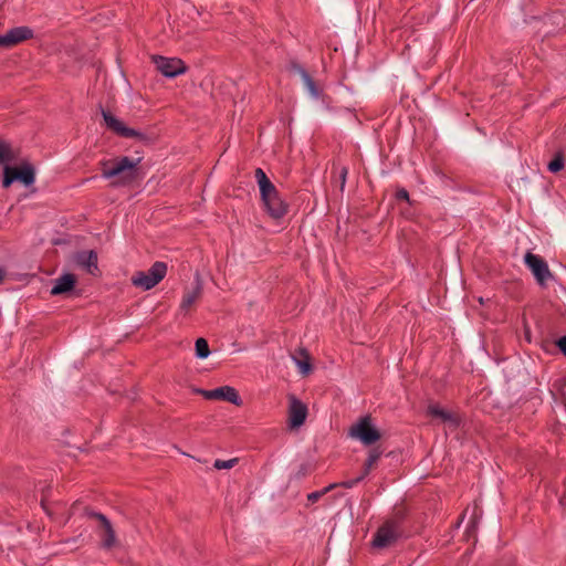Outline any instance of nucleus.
<instances>
[{"label":"nucleus","mask_w":566,"mask_h":566,"mask_svg":"<svg viewBox=\"0 0 566 566\" xmlns=\"http://www.w3.org/2000/svg\"><path fill=\"white\" fill-rule=\"evenodd\" d=\"M524 262L531 270L537 284L541 287H547L549 281L555 280V276L551 272L547 262L542 256L532 252H527L524 255Z\"/></svg>","instance_id":"39448f33"},{"label":"nucleus","mask_w":566,"mask_h":566,"mask_svg":"<svg viewBox=\"0 0 566 566\" xmlns=\"http://www.w3.org/2000/svg\"><path fill=\"white\" fill-rule=\"evenodd\" d=\"M291 70L301 76L305 88L312 97L318 98L321 96V90L318 88L316 82L301 64L293 62L291 64Z\"/></svg>","instance_id":"dca6fc26"},{"label":"nucleus","mask_w":566,"mask_h":566,"mask_svg":"<svg viewBox=\"0 0 566 566\" xmlns=\"http://www.w3.org/2000/svg\"><path fill=\"white\" fill-rule=\"evenodd\" d=\"M195 350H196V356L200 359H205L210 355L208 342L202 337H200L196 340Z\"/></svg>","instance_id":"4be33fe9"},{"label":"nucleus","mask_w":566,"mask_h":566,"mask_svg":"<svg viewBox=\"0 0 566 566\" xmlns=\"http://www.w3.org/2000/svg\"><path fill=\"white\" fill-rule=\"evenodd\" d=\"M556 345L557 347L559 348V350L566 355V336H562L557 339L556 342Z\"/></svg>","instance_id":"c85d7f7f"},{"label":"nucleus","mask_w":566,"mask_h":566,"mask_svg":"<svg viewBox=\"0 0 566 566\" xmlns=\"http://www.w3.org/2000/svg\"><path fill=\"white\" fill-rule=\"evenodd\" d=\"M364 479H365L364 475L359 474L355 479L346 480V481H343V482L336 483V484H337V486H343V488H346V489H350V488L355 486L356 484H358L359 482H361Z\"/></svg>","instance_id":"a878e982"},{"label":"nucleus","mask_w":566,"mask_h":566,"mask_svg":"<svg viewBox=\"0 0 566 566\" xmlns=\"http://www.w3.org/2000/svg\"><path fill=\"white\" fill-rule=\"evenodd\" d=\"M41 505L42 507L48 512V509H46V505H45V501L44 499L41 500Z\"/></svg>","instance_id":"2f4dec72"},{"label":"nucleus","mask_w":566,"mask_h":566,"mask_svg":"<svg viewBox=\"0 0 566 566\" xmlns=\"http://www.w3.org/2000/svg\"><path fill=\"white\" fill-rule=\"evenodd\" d=\"M239 459L233 458L230 460H216L213 463V468L217 470L231 469L238 463Z\"/></svg>","instance_id":"393cba45"},{"label":"nucleus","mask_w":566,"mask_h":566,"mask_svg":"<svg viewBox=\"0 0 566 566\" xmlns=\"http://www.w3.org/2000/svg\"><path fill=\"white\" fill-rule=\"evenodd\" d=\"M400 536V526L397 521H386L375 533L371 545L384 549L394 545Z\"/></svg>","instance_id":"423d86ee"},{"label":"nucleus","mask_w":566,"mask_h":566,"mask_svg":"<svg viewBox=\"0 0 566 566\" xmlns=\"http://www.w3.org/2000/svg\"><path fill=\"white\" fill-rule=\"evenodd\" d=\"M76 277L72 273H65L54 281V285L51 289L52 295H61L72 291L75 286Z\"/></svg>","instance_id":"f3484780"},{"label":"nucleus","mask_w":566,"mask_h":566,"mask_svg":"<svg viewBox=\"0 0 566 566\" xmlns=\"http://www.w3.org/2000/svg\"><path fill=\"white\" fill-rule=\"evenodd\" d=\"M196 391L208 400H223L238 407L242 405L238 390L231 386H221L212 390L198 389Z\"/></svg>","instance_id":"9d476101"},{"label":"nucleus","mask_w":566,"mask_h":566,"mask_svg":"<svg viewBox=\"0 0 566 566\" xmlns=\"http://www.w3.org/2000/svg\"><path fill=\"white\" fill-rule=\"evenodd\" d=\"M349 434L359 439L364 444L370 446L380 439V432L371 424L369 416L363 417L350 428Z\"/></svg>","instance_id":"1a4fd4ad"},{"label":"nucleus","mask_w":566,"mask_h":566,"mask_svg":"<svg viewBox=\"0 0 566 566\" xmlns=\"http://www.w3.org/2000/svg\"><path fill=\"white\" fill-rule=\"evenodd\" d=\"M381 454H382V450H380L379 447L373 448L368 452V458H367V460L364 463V469H363V472H361V475H364V478H366L369 474L370 470L377 463V461L379 460Z\"/></svg>","instance_id":"aec40b11"},{"label":"nucleus","mask_w":566,"mask_h":566,"mask_svg":"<svg viewBox=\"0 0 566 566\" xmlns=\"http://www.w3.org/2000/svg\"><path fill=\"white\" fill-rule=\"evenodd\" d=\"M6 272L2 268H0V284L4 281Z\"/></svg>","instance_id":"7c9ffc66"},{"label":"nucleus","mask_w":566,"mask_h":566,"mask_svg":"<svg viewBox=\"0 0 566 566\" xmlns=\"http://www.w3.org/2000/svg\"><path fill=\"white\" fill-rule=\"evenodd\" d=\"M153 61L156 65V69L166 77H176L180 74H184L187 70L185 63L177 57L154 55Z\"/></svg>","instance_id":"9b49d317"},{"label":"nucleus","mask_w":566,"mask_h":566,"mask_svg":"<svg viewBox=\"0 0 566 566\" xmlns=\"http://www.w3.org/2000/svg\"><path fill=\"white\" fill-rule=\"evenodd\" d=\"M427 413L432 418L439 419L452 430L458 429L461 424V417L458 413L448 411L437 403L429 405Z\"/></svg>","instance_id":"ddd939ff"},{"label":"nucleus","mask_w":566,"mask_h":566,"mask_svg":"<svg viewBox=\"0 0 566 566\" xmlns=\"http://www.w3.org/2000/svg\"><path fill=\"white\" fill-rule=\"evenodd\" d=\"M564 155L562 153L555 154L554 158L548 163V170L551 172H558L564 168Z\"/></svg>","instance_id":"5701e85b"},{"label":"nucleus","mask_w":566,"mask_h":566,"mask_svg":"<svg viewBox=\"0 0 566 566\" xmlns=\"http://www.w3.org/2000/svg\"><path fill=\"white\" fill-rule=\"evenodd\" d=\"M337 486V484H329L327 485L326 488L319 490V491H314L310 494H307V501L310 503H315L317 502L323 495H325L326 493H328L329 491H332L333 489H335Z\"/></svg>","instance_id":"b1692460"},{"label":"nucleus","mask_w":566,"mask_h":566,"mask_svg":"<svg viewBox=\"0 0 566 566\" xmlns=\"http://www.w3.org/2000/svg\"><path fill=\"white\" fill-rule=\"evenodd\" d=\"M97 261V253L94 250H83L74 254V262L92 275L98 272Z\"/></svg>","instance_id":"2eb2a0df"},{"label":"nucleus","mask_w":566,"mask_h":566,"mask_svg":"<svg viewBox=\"0 0 566 566\" xmlns=\"http://www.w3.org/2000/svg\"><path fill=\"white\" fill-rule=\"evenodd\" d=\"M14 156L10 145L0 139V165L8 166V163L12 161Z\"/></svg>","instance_id":"412c9836"},{"label":"nucleus","mask_w":566,"mask_h":566,"mask_svg":"<svg viewBox=\"0 0 566 566\" xmlns=\"http://www.w3.org/2000/svg\"><path fill=\"white\" fill-rule=\"evenodd\" d=\"M35 171L30 164H24L21 167L4 166L2 186L10 187L14 181H20L24 186H30L34 182Z\"/></svg>","instance_id":"0eeeda50"},{"label":"nucleus","mask_w":566,"mask_h":566,"mask_svg":"<svg viewBox=\"0 0 566 566\" xmlns=\"http://www.w3.org/2000/svg\"><path fill=\"white\" fill-rule=\"evenodd\" d=\"M84 515L90 518H95L99 522V536L102 538V547L105 549H111L114 547L116 544V534L107 516L99 512H95L90 507L84 509Z\"/></svg>","instance_id":"6e6552de"},{"label":"nucleus","mask_w":566,"mask_h":566,"mask_svg":"<svg viewBox=\"0 0 566 566\" xmlns=\"http://www.w3.org/2000/svg\"><path fill=\"white\" fill-rule=\"evenodd\" d=\"M307 417V407L295 396H290L289 423L291 428L301 427Z\"/></svg>","instance_id":"4468645a"},{"label":"nucleus","mask_w":566,"mask_h":566,"mask_svg":"<svg viewBox=\"0 0 566 566\" xmlns=\"http://www.w3.org/2000/svg\"><path fill=\"white\" fill-rule=\"evenodd\" d=\"M254 177L259 186L264 210L272 219H282L287 213L289 205L281 197L279 190L262 168L255 169Z\"/></svg>","instance_id":"f03ea898"},{"label":"nucleus","mask_w":566,"mask_h":566,"mask_svg":"<svg viewBox=\"0 0 566 566\" xmlns=\"http://www.w3.org/2000/svg\"><path fill=\"white\" fill-rule=\"evenodd\" d=\"M167 273V264L156 261L147 271H137L130 279L132 284L143 291L156 286Z\"/></svg>","instance_id":"7ed1b4c3"},{"label":"nucleus","mask_w":566,"mask_h":566,"mask_svg":"<svg viewBox=\"0 0 566 566\" xmlns=\"http://www.w3.org/2000/svg\"><path fill=\"white\" fill-rule=\"evenodd\" d=\"M34 36V31L30 27L21 25L10 29L0 38V48L9 49L20 44Z\"/></svg>","instance_id":"f8f14e48"},{"label":"nucleus","mask_w":566,"mask_h":566,"mask_svg":"<svg viewBox=\"0 0 566 566\" xmlns=\"http://www.w3.org/2000/svg\"><path fill=\"white\" fill-rule=\"evenodd\" d=\"M396 199L400 201H409V193L405 188H400L396 192Z\"/></svg>","instance_id":"cd10ccee"},{"label":"nucleus","mask_w":566,"mask_h":566,"mask_svg":"<svg viewBox=\"0 0 566 566\" xmlns=\"http://www.w3.org/2000/svg\"><path fill=\"white\" fill-rule=\"evenodd\" d=\"M202 294V283L200 279L197 276L195 286L190 291H186L180 303V311H188L201 296Z\"/></svg>","instance_id":"a211bd4d"},{"label":"nucleus","mask_w":566,"mask_h":566,"mask_svg":"<svg viewBox=\"0 0 566 566\" xmlns=\"http://www.w3.org/2000/svg\"><path fill=\"white\" fill-rule=\"evenodd\" d=\"M297 354L301 356L300 358L296 355H293V360L298 366L302 375H308L312 370L311 357L305 348H300Z\"/></svg>","instance_id":"6ab92c4d"},{"label":"nucleus","mask_w":566,"mask_h":566,"mask_svg":"<svg viewBox=\"0 0 566 566\" xmlns=\"http://www.w3.org/2000/svg\"><path fill=\"white\" fill-rule=\"evenodd\" d=\"M307 472H308V465L302 464L296 473V478L302 479V478L306 476Z\"/></svg>","instance_id":"c756f323"},{"label":"nucleus","mask_w":566,"mask_h":566,"mask_svg":"<svg viewBox=\"0 0 566 566\" xmlns=\"http://www.w3.org/2000/svg\"><path fill=\"white\" fill-rule=\"evenodd\" d=\"M101 113H102V116H103L106 127L109 130H112L114 134H116L117 136H120L124 138H136L146 144L154 142V139H155L154 136H150L144 132L127 127L120 119H118L116 116H114L108 111H105L103 107H101Z\"/></svg>","instance_id":"20e7f679"},{"label":"nucleus","mask_w":566,"mask_h":566,"mask_svg":"<svg viewBox=\"0 0 566 566\" xmlns=\"http://www.w3.org/2000/svg\"><path fill=\"white\" fill-rule=\"evenodd\" d=\"M347 175H348V168L346 166H343L339 168V181H340V191H344V188H345V185H346V179H347Z\"/></svg>","instance_id":"bb28decb"},{"label":"nucleus","mask_w":566,"mask_h":566,"mask_svg":"<svg viewBox=\"0 0 566 566\" xmlns=\"http://www.w3.org/2000/svg\"><path fill=\"white\" fill-rule=\"evenodd\" d=\"M142 158H130L123 156L113 161L104 160L102 165V177L105 179H114L112 186L127 187L133 185L139 178L138 164Z\"/></svg>","instance_id":"f257e3e1"}]
</instances>
